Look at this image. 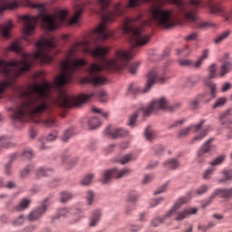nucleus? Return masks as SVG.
I'll use <instances>...</instances> for the list:
<instances>
[{"label": "nucleus", "mask_w": 232, "mask_h": 232, "mask_svg": "<svg viewBox=\"0 0 232 232\" xmlns=\"http://www.w3.org/2000/svg\"><path fill=\"white\" fill-rule=\"evenodd\" d=\"M99 220H101V210H94L91 218L90 227H95L99 224Z\"/></svg>", "instance_id": "24"}, {"label": "nucleus", "mask_w": 232, "mask_h": 232, "mask_svg": "<svg viewBox=\"0 0 232 232\" xmlns=\"http://www.w3.org/2000/svg\"><path fill=\"white\" fill-rule=\"evenodd\" d=\"M227 102V99L226 97L218 98L214 105L212 106V110H218V108H222Z\"/></svg>", "instance_id": "32"}, {"label": "nucleus", "mask_w": 232, "mask_h": 232, "mask_svg": "<svg viewBox=\"0 0 232 232\" xmlns=\"http://www.w3.org/2000/svg\"><path fill=\"white\" fill-rule=\"evenodd\" d=\"M188 202L187 198H180L179 200L174 204L172 208L169 209L166 213V215L163 218H156L151 221V226L153 227H157L160 226V224L164 223V220L167 218H174L176 222H181V220H184L188 218L190 215H197V212L198 211V208H186L183 211H179L180 208H182L183 204H186Z\"/></svg>", "instance_id": "2"}, {"label": "nucleus", "mask_w": 232, "mask_h": 232, "mask_svg": "<svg viewBox=\"0 0 232 232\" xmlns=\"http://www.w3.org/2000/svg\"><path fill=\"white\" fill-rule=\"evenodd\" d=\"M196 26L197 28L204 29V28H209V27L214 28V26H217V24L209 22H197Z\"/></svg>", "instance_id": "35"}, {"label": "nucleus", "mask_w": 232, "mask_h": 232, "mask_svg": "<svg viewBox=\"0 0 232 232\" xmlns=\"http://www.w3.org/2000/svg\"><path fill=\"white\" fill-rule=\"evenodd\" d=\"M29 133L31 139H35V137H37V130H35L34 129H31Z\"/></svg>", "instance_id": "63"}, {"label": "nucleus", "mask_w": 232, "mask_h": 232, "mask_svg": "<svg viewBox=\"0 0 232 232\" xmlns=\"http://www.w3.org/2000/svg\"><path fill=\"white\" fill-rule=\"evenodd\" d=\"M183 122H186L185 119L176 121L169 126V130H173V128H179V126H181Z\"/></svg>", "instance_id": "49"}, {"label": "nucleus", "mask_w": 232, "mask_h": 232, "mask_svg": "<svg viewBox=\"0 0 232 232\" xmlns=\"http://www.w3.org/2000/svg\"><path fill=\"white\" fill-rule=\"evenodd\" d=\"M150 180H153L152 175H146L143 179V184H148Z\"/></svg>", "instance_id": "61"}, {"label": "nucleus", "mask_w": 232, "mask_h": 232, "mask_svg": "<svg viewBox=\"0 0 232 232\" xmlns=\"http://www.w3.org/2000/svg\"><path fill=\"white\" fill-rule=\"evenodd\" d=\"M179 63L180 66H189L191 64V61L189 60H179Z\"/></svg>", "instance_id": "59"}, {"label": "nucleus", "mask_w": 232, "mask_h": 232, "mask_svg": "<svg viewBox=\"0 0 232 232\" xmlns=\"http://www.w3.org/2000/svg\"><path fill=\"white\" fill-rule=\"evenodd\" d=\"M46 209H48V204L45 202L41 206L38 207L37 208L34 209L29 215H28V220L30 222H34V220H39L44 213H46Z\"/></svg>", "instance_id": "13"}, {"label": "nucleus", "mask_w": 232, "mask_h": 232, "mask_svg": "<svg viewBox=\"0 0 232 232\" xmlns=\"http://www.w3.org/2000/svg\"><path fill=\"white\" fill-rule=\"evenodd\" d=\"M178 53L184 57H188V55H189V47L186 46L185 50H178Z\"/></svg>", "instance_id": "52"}, {"label": "nucleus", "mask_w": 232, "mask_h": 232, "mask_svg": "<svg viewBox=\"0 0 232 232\" xmlns=\"http://www.w3.org/2000/svg\"><path fill=\"white\" fill-rule=\"evenodd\" d=\"M213 138L208 140L198 150L197 153V162L198 164H204L206 162V158L208 153H211L215 150V145L212 144Z\"/></svg>", "instance_id": "8"}, {"label": "nucleus", "mask_w": 232, "mask_h": 232, "mask_svg": "<svg viewBox=\"0 0 232 232\" xmlns=\"http://www.w3.org/2000/svg\"><path fill=\"white\" fill-rule=\"evenodd\" d=\"M66 217H71L72 224H75V222H79L82 216H81V209L76 208H59L56 214L53 216V220H59L61 218H66Z\"/></svg>", "instance_id": "6"}, {"label": "nucleus", "mask_w": 232, "mask_h": 232, "mask_svg": "<svg viewBox=\"0 0 232 232\" xmlns=\"http://www.w3.org/2000/svg\"><path fill=\"white\" fill-rule=\"evenodd\" d=\"M22 155L24 157V159H34V150H32V149H27L24 150Z\"/></svg>", "instance_id": "47"}, {"label": "nucleus", "mask_w": 232, "mask_h": 232, "mask_svg": "<svg viewBox=\"0 0 232 232\" xmlns=\"http://www.w3.org/2000/svg\"><path fill=\"white\" fill-rule=\"evenodd\" d=\"M14 146L8 136H0V148L9 150V148H14Z\"/></svg>", "instance_id": "20"}, {"label": "nucleus", "mask_w": 232, "mask_h": 232, "mask_svg": "<svg viewBox=\"0 0 232 232\" xmlns=\"http://www.w3.org/2000/svg\"><path fill=\"white\" fill-rule=\"evenodd\" d=\"M137 157L133 155V153L126 154L121 157V159L119 160L120 164H128L131 162V160H135Z\"/></svg>", "instance_id": "26"}, {"label": "nucleus", "mask_w": 232, "mask_h": 232, "mask_svg": "<svg viewBox=\"0 0 232 232\" xmlns=\"http://www.w3.org/2000/svg\"><path fill=\"white\" fill-rule=\"evenodd\" d=\"M209 191V186L208 185H201L199 188H197L196 193L198 195H204V193H208Z\"/></svg>", "instance_id": "43"}, {"label": "nucleus", "mask_w": 232, "mask_h": 232, "mask_svg": "<svg viewBox=\"0 0 232 232\" xmlns=\"http://www.w3.org/2000/svg\"><path fill=\"white\" fill-rule=\"evenodd\" d=\"M167 188H168V184L162 185L160 188L157 189V191L154 192V195H160V193H164Z\"/></svg>", "instance_id": "56"}, {"label": "nucleus", "mask_w": 232, "mask_h": 232, "mask_svg": "<svg viewBox=\"0 0 232 232\" xmlns=\"http://www.w3.org/2000/svg\"><path fill=\"white\" fill-rule=\"evenodd\" d=\"M85 198L87 200L88 206H92V204H93V200H95V193H93L92 190L87 191Z\"/></svg>", "instance_id": "34"}, {"label": "nucleus", "mask_w": 232, "mask_h": 232, "mask_svg": "<svg viewBox=\"0 0 232 232\" xmlns=\"http://www.w3.org/2000/svg\"><path fill=\"white\" fill-rule=\"evenodd\" d=\"M24 216L21 215L18 218H14L12 222L13 226H14L15 227H19V226H23V224H24Z\"/></svg>", "instance_id": "39"}, {"label": "nucleus", "mask_w": 232, "mask_h": 232, "mask_svg": "<svg viewBox=\"0 0 232 232\" xmlns=\"http://www.w3.org/2000/svg\"><path fill=\"white\" fill-rule=\"evenodd\" d=\"M73 135V130L68 129L63 132V135L62 137L63 142H68L69 139H72V136Z\"/></svg>", "instance_id": "37"}, {"label": "nucleus", "mask_w": 232, "mask_h": 232, "mask_svg": "<svg viewBox=\"0 0 232 232\" xmlns=\"http://www.w3.org/2000/svg\"><path fill=\"white\" fill-rule=\"evenodd\" d=\"M55 139H57V131H53V132L50 133L47 136L46 140H47V142H53V140H55Z\"/></svg>", "instance_id": "51"}, {"label": "nucleus", "mask_w": 232, "mask_h": 232, "mask_svg": "<svg viewBox=\"0 0 232 232\" xmlns=\"http://www.w3.org/2000/svg\"><path fill=\"white\" fill-rule=\"evenodd\" d=\"M182 104L181 103H174L171 106H168V100L164 97L160 98L158 100H154L147 107H141L138 112H134L129 121V126L133 128L135 126V122L137 121V117H139V113H142L143 117H149L151 114V111H158V110H166L167 111H177V110H180Z\"/></svg>", "instance_id": "3"}, {"label": "nucleus", "mask_w": 232, "mask_h": 232, "mask_svg": "<svg viewBox=\"0 0 232 232\" xmlns=\"http://www.w3.org/2000/svg\"><path fill=\"white\" fill-rule=\"evenodd\" d=\"M208 57H209V50L205 49L202 52V54L199 57V59L193 63L194 68H198L199 66H202V63H204V61H206V59H208Z\"/></svg>", "instance_id": "22"}, {"label": "nucleus", "mask_w": 232, "mask_h": 232, "mask_svg": "<svg viewBox=\"0 0 232 232\" xmlns=\"http://www.w3.org/2000/svg\"><path fill=\"white\" fill-rule=\"evenodd\" d=\"M168 79L169 78L166 76L165 70L155 67L147 74V83L144 89H140L134 84H130L128 88V92L129 93H131V95H138V93H148L155 82L163 84V82H166Z\"/></svg>", "instance_id": "4"}, {"label": "nucleus", "mask_w": 232, "mask_h": 232, "mask_svg": "<svg viewBox=\"0 0 232 232\" xmlns=\"http://www.w3.org/2000/svg\"><path fill=\"white\" fill-rule=\"evenodd\" d=\"M34 229H35V227H34V226H30L24 228L21 232H34Z\"/></svg>", "instance_id": "64"}, {"label": "nucleus", "mask_w": 232, "mask_h": 232, "mask_svg": "<svg viewBox=\"0 0 232 232\" xmlns=\"http://www.w3.org/2000/svg\"><path fill=\"white\" fill-rule=\"evenodd\" d=\"M7 52H15V53H23V48H21V43L14 42L7 47Z\"/></svg>", "instance_id": "25"}, {"label": "nucleus", "mask_w": 232, "mask_h": 232, "mask_svg": "<svg viewBox=\"0 0 232 232\" xmlns=\"http://www.w3.org/2000/svg\"><path fill=\"white\" fill-rule=\"evenodd\" d=\"M162 200H164V198H160L158 199H154L153 202H155V204L151 203L152 208H155V206H159V204H160V202H162Z\"/></svg>", "instance_id": "62"}, {"label": "nucleus", "mask_w": 232, "mask_h": 232, "mask_svg": "<svg viewBox=\"0 0 232 232\" xmlns=\"http://www.w3.org/2000/svg\"><path fill=\"white\" fill-rule=\"evenodd\" d=\"M229 57H231V54L229 53H226L223 57L221 58V68H220V77H224L225 75H227L230 72H232V62L229 61Z\"/></svg>", "instance_id": "10"}, {"label": "nucleus", "mask_w": 232, "mask_h": 232, "mask_svg": "<svg viewBox=\"0 0 232 232\" xmlns=\"http://www.w3.org/2000/svg\"><path fill=\"white\" fill-rule=\"evenodd\" d=\"M53 175V169L46 167H41L36 169V177H50Z\"/></svg>", "instance_id": "19"}, {"label": "nucleus", "mask_w": 232, "mask_h": 232, "mask_svg": "<svg viewBox=\"0 0 232 232\" xmlns=\"http://www.w3.org/2000/svg\"><path fill=\"white\" fill-rule=\"evenodd\" d=\"M154 151L157 153V155H160V153H162L164 151V147L160 145H156L154 147Z\"/></svg>", "instance_id": "57"}, {"label": "nucleus", "mask_w": 232, "mask_h": 232, "mask_svg": "<svg viewBox=\"0 0 232 232\" xmlns=\"http://www.w3.org/2000/svg\"><path fill=\"white\" fill-rule=\"evenodd\" d=\"M198 37L197 33H192L185 37L186 41H195Z\"/></svg>", "instance_id": "55"}, {"label": "nucleus", "mask_w": 232, "mask_h": 232, "mask_svg": "<svg viewBox=\"0 0 232 232\" xmlns=\"http://www.w3.org/2000/svg\"><path fill=\"white\" fill-rule=\"evenodd\" d=\"M231 112H232V108H229L225 112L219 114V119H220L221 124L224 127L227 128L228 130H231V128H232V121H226L224 120L226 119V117H228V115H231Z\"/></svg>", "instance_id": "16"}, {"label": "nucleus", "mask_w": 232, "mask_h": 232, "mask_svg": "<svg viewBox=\"0 0 232 232\" xmlns=\"http://www.w3.org/2000/svg\"><path fill=\"white\" fill-rule=\"evenodd\" d=\"M148 1H151L157 5V6L152 8L151 12H171V10L162 8V5H166V3L171 4V0H129V4L127 5H123L121 3L116 4L112 12H124L126 8H135V6H139L140 3Z\"/></svg>", "instance_id": "5"}, {"label": "nucleus", "mask_w": 232, "mask_h": 232, "mask_svg": "<svg viewBox=\"0 0 232 232\" xmlns=\"http://www.w3.org/2000/svg\"><path fill=\"white\" fill-rule=\"evenodd\" d=\"M31 200L28 198L22 199L17 206L14 207L15 211H24L30 208Z\"/></svg>", "instance_id": "21"}, {"label": "nucleus", "mask_w": 232, "mask_h": 232, "mask_svg": "<svg viewBox=\"0 0 232 232\" xmlns=\"http://www.w3.org/2000/svg\"><path fill=\"white\" fill-rule=\"evenodd\" d=\"M5 175H12V163L8 162L5 167Z\"/></svg>", "instance_id": "54"}, {"label": "nucleus", "mask_w": 232, "mask_h": 232, "mask_svg": "<svg viewBox=\"0 0 232 232\" xmlns=\"http://www.w3.org/2000/svg\"><path fill=\"white\" fill-rule=\"evenodd\" d=\"M92 2L90 1H78L74 5V16L68 21V12L66 10H61L56 14L50 15L46 14V10L44 9V5L39 4L34 5V8H39L41 10L40 14L36 16H30L29 14H25L21 17L24 23V41L30 42L28 40V35H32L37 27V23L39 20H42V26L44 30L48 32H53L61 26H64V24H77L79 23V19H81V14L84 12V8L86 6H90Z\"/></svg>", "instance_id": "1"}, {"label": "nucleus", "mask_w": 232, "mask_h": 232, "mask_svg": "<svg viewBox=\"0 0 232 232\" xmlns=\"http://www.w3.org/2000/svg\"><path fill=\"white\" fill-rule=\"evenodd\" d=\"M128 130L124 129H113L111 126L107 127L104 130V135L111 137V139H119L121 137H127Z\"/></svg>", "instance_id": "12"}, {"label": "nucleus", "mask_w": 232, "mask_h": 232, "mask_svg": "<svg viewBox=\"0 0 232 232\" xmlns=\"http://www.w3.org/2000/svg\"><path fill=\"white\" fill-rule=\"evenodd\" d=\"M198 104H200V101L198 99H194L189 102L191 110H197L198 108Z\"/></svg>", "instance_id": "50"}, {"label": "nucleus", "mask_w": 232, "mask_h": 232, "mask_svg": "<svg viewBox=\"0 0 232 232\" xmlns=\"http://www.w3.org/2000/svg\"><path fill=\"white\" fill-rule=\"evenodd\" d=\"M98 97L101 102H106V101H108V94L104 91H100L98 92Z\"/></svg>", "instance_id": "48"}, {"label": "nucleus", "mask_w": 232, "mask_h": 232, "mask_svg": "<svg viewBox=\"0 0 232 232\" xmlns=\"http://www.w3.org/2000/svg\"><path fill=\"white\" fill-rule=\"evenodd\" d=\"M60 200L61 202H63V204L68 202L69 200H72V198H73V195L71 192L68 191H62L60 193Z\"/></svg>", "instance_id": "29"}, {"label": "nucleus", "mask_w": 232, "mask_h": 232, "mask_svg": "<svg viewBox=\"0 0 232 232\" xmlns=\"http://www.w3.org/2000/svg\"><path fill=\"white\" fill-rule=\"evenodd\" d=\"M205 122L206 121L202 120L197 125H190L187 128L180 130L179 132V137H187V135H189L191 130H194L195 133H197V131H200Z\"/></svg>", "instance_id": "14"}, {"label": "nucleus", "mask_w": 232, "mask_h": 232, "mask_svg": "<svg viewBox=\"0 0 232 232\" xmlns=\"http://www.w3.org/2000/svg\"><path fill=\"white\" fill-rule=\"evenodd\" d=\"M17 6H19L17 2H6L2 0L0 2V14L6 12V10H14V8H17Z\"/></svg>", "instance_id": "15"}, {"label": "nucleus", "mask_w": 232, "mask_h": 232, "mask_svg": "<svg viewBox=\"0 0 232 232\" xmlns=\"http://www.w3.org/2000/svg\"><path fill=\"white\" fill-rule=\"evenodd\" d=\"M92 111L93 113H100L104 119H108L110 112L108 111H103L102 109H99L97 107H92Z\"/></svg>", "instance_id": "40"}, {"label": "nucleus", "mask_w": 232, "mask_h": 232, "mask_svg": "<svg viewBox=\"0 0 232 232\" xmlns=\"http://www.w3.org/2000/svg\"><path fill=\"white\" fill-rule=\"evenodd\" d=\"M197 82L198 81L195 79V77H190L186 80V86L187 88H192V86H195Z\"/></svg>", "instance_id": "46"}, {"label": "nucleus", "mask_w": 232, "mask_h": 232, "mask_svg": "<svg viewBox=\"0 0 232 232\" xmlns=\"http://www.w3.org/2000/svg\"><path fill=\"white\" fill-rule=\"evenodd\" d=\"M93 177H95L93 174H89V175L85 176L82 179V186H89V184L92 183V180H93Z\"/></svg>", "instance_id": "41"}, {"label": "nucleus", "mask_w": 232, "mask_h": 232, "mask_svg": "<svg viewBox=\"0 0 232 232\" xmlns=\"http://www.w3.org/2000/svg\"><path fill=\"white\" fill-rule=\"evenodd\" d=\"M101 126V121L99 118H92L89 121V127L91 130H95Z\"/></svg>", "instance_id": "33"}, {"label": "nucleus", "mask_w": 232, "mask_h": 232, "mask_svg": "<svg viewBox=\"0 0 232 232\" xmlns=\"http://www.w3.org/2000/svg\"><path fill=\"white\" fill-rule=\"evenodd\" d=\"M215 172V169H208L203 172L204 180H209L211 179V175Z\"/></svg>", "instance_id": "44"}, {"label": "nucleus", "mask_w": 232, "mask_h": 232, "mask_svg": "<svg viewBox=\"0 0 232 232\" xmlns=\"http://www.w3.org/2000/svg\"><path fill=\"white\" fill-rule=\"evenodd\" d=\"M163 166L169 169H177L180 166V162L177 159H169L164 162Z\"/></svg>", "instance_id": "23"}, {"label": "nucleus", "mask_w": 232, "mask_h": 232, "mask_svg": "<svg viewBox=\"0 0 232 232\" xmlns=\"http://www.w3.org/2000/svg\"><path fill=\"white\" fill-rule=\"evenodd\" d=\"M34 171V165H27L20 171V179H26Z\"/></svg>", "instance_id": "27"}, {"label": "nucleus", "mask_w": 232, "mask_h": 232, "mask_svg": "<svg viewBox=\"0 0 232 232\" xmlns=\"http://www.w3.org/2000/svg\"><path fill=\"white\" fill-rule=\"evenodd\" d=\"M145 137L147 140H153L155 139V132L150 127L145 130Z\"/></svg>", "instance_id": "42"}, {"label": "nucleus", "mask_w": 232, "mask_h": 232, "mask_svg": "<svg viewBox=\"0 0 232 232\" xmlns=\"http://www.w3.org/2000/svg\"><path fill=\"white\" fill-rule=\"evenodd\" d=\"M217 197H220V198H231L232 197V188H217L214 190L211 194V196L208 198V200L203 203L202 207L203 208H208Z\"/></svg>", "instance_id": "9"}, {"label": "nucleus", "mask_w": 232, "mask_h": 232, "mask_svg": "<svg viewBox=\"0 0 232 232\" xmlns=\"http://www.w3.org/2000/svg\"><path fill=\"white\" fill-rule=\"evenodd\" d=\"M209 11L211 14H215L216 15H222L225 21H229L231 19V13H225L224 7L220 4L213 5L209 3L208 5Z\"/></svg>", "instance_id": "11"}, {"label": "nucleus", "mask_w": 232, "mask_h": 232, "mask_svg": "<svg viewBox=\"0 0 232 232\" xmlns=\"http://www.w3.org/2000/svg\"><path fill=\"white\" fill-rule=\"evenodd\" d=\"M205 84L209 88L212 99H215L217 97V84L209 81H205Z\"/></svg>", "instance_id": "30"}, {"label": "nucleus", "mask_w": 232, "mask_h": 232, "mask_svg": "<svg viewBox=\"0 0 232 232\" xmlns=\"http://www.w3.org/2000/svg\"><path fill=\"white\" fill-rule=\"evenodd\" d=\"M131 173V169H123L119 170L117 169L104 170L102 173V184H110L111 179H122V177H126V175H130Z\"/></svg>", "instance_id": "7"}, {"label": "nucleus", "mask_w": 232, "mask_h": 232, "mask_svg": "<svg viewBox=\"0 0 232 232\" xmlns=\"http://www.w3.org/2000/svg\"><path fill=\"white\" fill-rule=\"evenodd\" d=\"M208 78L215 79L217 77V64L212 63L208 68Z\"/></svg>", "instance_id": "38"}, {"label": "nucleus", "mask_w": 232, "mask_h": 232, "mask_svg": "<svg viewBox=\"0 0 232 232\" xmlns=\"http://www.w3.org/2000/svg\"><path fill=\"white\" fill-rule=\"evenodd\" d=\"M137 198H139V194L137 192H131L129 194L128 202L133 204V202H137Z\"/></svg>", "instance_id": "45"}, {"label": "nucleus", "mask_w": 232, "mask_h": 232, "mask_svg": "<svg viewBox=\"0 0 232 232\" xmlns=\"http://www.w3.org/2000/svg\"><path fill=\"white\" fill-rule=\"evenodd\" d=\"M15 186L16 184L14 181H8L5 185V188H7V189H14Z\"/></svg>", "instance_id": "58"}, {"label": "nucleus", "mask_w": 232, "mask_h": 232, "mask_svg": "<svg viewBox=\"0 0 232 232\" xmlns=\"http://www.w3.org/2000/svg\"><path fill=\"white\" fill-rule=\"evenodd\" d=\"M223 178L218 180V184H224L229 180H232V169H224L221 171Z\"/></svg>", "instance_id": "18"}, {"label": "nucleus", "mask_w": 232, "mask_h": 232, "mask_svg": "<svg viewBox=\"0 0 232 232\" xmlns=\"http://www.w3.org/2000/svg\"><path fill=\"white\" fill-rule=\"evenodd\" d=\"M226 160L225 155H220L210 162V166H220Z\"/></svg>", "instance_id": "36"}, {"label": "nucleus", "mask_w": 232, "mask_h": 232, "mask_svg": "<svg viewBox=\"0 0 232 232\" xmlns=\"http://www.w3.org/2000/svg\"><path fill=\"white\" fill-rule=\"evenodd\" d=\"M231 90V82H225L221 88V92L226 93V92H229Z\"/></svg>", "instance_id": "53"}, {"label": "nucleus", "mask_w": 232, "mask_h": 232, "mask_svg": "<svg viewBox=\"0 0 232 232\" xmlns=\"http://www.w3.org/2000/svg\"><path fill=\"white\" fill-rule=\"evenodd\" d=\"M12 28H14V24H12V21H9L6 24L0 25L1 35L5 38L10 37V31L12 30Z\"/></svg>", "instance_id": "17"}, {"label": "nucleus", "mask_w": 232, "mask_h": 232, "mask_svg": "<svg viewBox=\"0 0 232 232\" xmlns=\"http://www.w3.org/2000/svg\"><path fill=\"white\" fill-rule=\"evenodd\" d=\"M19 157V154L18 153H13L10 155V160H9V163H13L14 160H16L17 158Z\"/></svg>", "instance_id": "60"}, {"label": "nucleus", "mask_w": 232, "mask_h": 232, "mask_svg": "<svg viewBox=\"0 0 232 232\" xmlns=\"http://www.w3.org/2000/svg\"><path fill=\"white\" fill-rule=\"evenodd\" d=\"M229 35H231V31H229V30L220 34L219 35H218L216 37L215 44H220V43H222V41H226V39H227V37H229Z\"/></svg>", "instance_id": "28"}, {"label": "nucleus", "mask_w": 232, "mask_h": 232, "mask_svg": "<svg viewBox=\"0 0 232 232\" xmlns=\"http://www.w3.org/2000/svg\"><path fill=\"white\" fill-rule=\"evenodd\" d=\"M209 132V127L205 128L198 135H197L196 137H194V139L192 140V144L197 142V140H202V139H204V137L208 136V133Z\"/></svg>", "instance_id": "31"}]
</instances>
